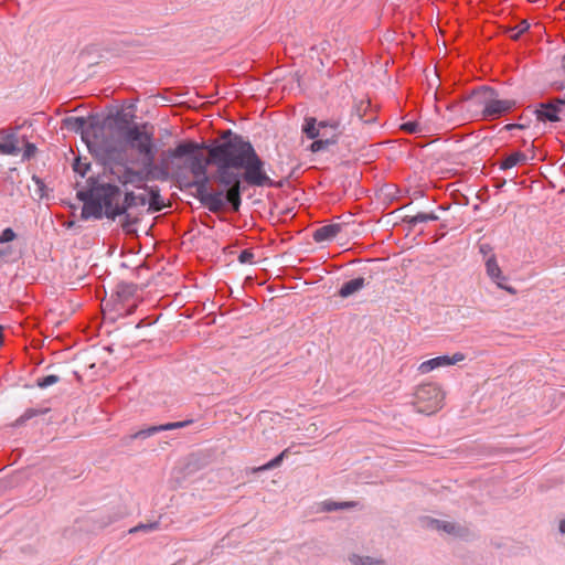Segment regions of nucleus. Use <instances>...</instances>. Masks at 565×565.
Wrapping results in <instances>:
<instances>
[{
  "label": "nucleus",
  "instance_id": "30",
  "mask_svg": "<svg viewBox=\"0 0 565 565\" xmlns=\"http://www.w3.org/2000/svg\"><path fill=\"white\" fill-rule=\"evenodd\" d=\"M318 126L321 128V130L330 128L333 131L332 134L341 132L340 131L341 122L339 119L321 120V121H318Z\"/></svg>",
  "mask_w": 565,
  "mask_h": 565
},
{
  "label": "nucleus",
  "instance_id": "45",
  "mask_svg": "<svg viewBox=\"0 0 565 565\" xmlns=\"http://www.w3.org/2000/svg\"><path fill=\"white\" fill-rule=\"evenodd\" d=\"M36 414H38V412H35L33 409H29V411H26L25 416L28 418H31L32 416H35Z\"/></svg>",
  "mask_w": 565,
  "mask_h": 565
},
{
  "label": "nucleus",
  "instance_id": "50",
  "mask_svg": "<svg viewBox=\"0 0 565 565\" xmlns=\"http://www.w3.org/2000/svg\"><path fill=\"white\" fill-rule=\"evenodd\" d=\"M175 174H177L178 177H180V175H181V168H178V169H177Z\"/></svg>",
  "mask_w": 565,
  "mask_h": 565
},
{
  "label": "nucleus",
  "instance_id": "25",
  "mask_svg": "<svg viewBox=\"0 0 565 565\" xmlns=\"http://www.w3.org/2000/svg\"><path fill=\"white\" fill-rule=\"evenodd\" d=\"M192 423H193V419H185V420H181V422L167 423V424L157 425V426H158L159 433H161V431H166V430H174V429H179V428H184V427L190 426Z\"/></svg>",
  "mask_w": 565,
  "mask_h": 565
},
{
  "label": "nucleus",
  "instance_id": "16",
  "mask_svg": "<svg viewBox=\"0 0 565 565\" xmlns=\"http://www.w3.org/2000/svg\"><path fill=\"white\" fill-rule=\"evenodd\" d=\"M321 128L318 126V120L315 117H306L302 125V132L308 139H318L321 136Z\"/></svg>",
  "mask_w": 565,
  "mask_h": 565
},
{
  "label": "nucleus",
  "instance_id": "31",
  "mask_svg": "<svg viewBox=\"0 0 565 565\" xmlns=\"http://www.w3.org/2000/svg\"><path fill=\"white\" fill-rule=\"evenodd\" d=\"M73 169L81 177H85L87 171L90 169V163L83 162L79 158H77L73 163Z\"/></svg>",
  "mask_w": 565,
  "mask_h": 565
},
{
  "label": "nucleus",
  "instance_id": "3",
  "mask_svg": "<svg viewBox=\"0 0 565 565\" xmlns=\"http://www.w3.org/2000/svg\"><path fill=\"white\" fill-rule=\"evenodd\" d=\"M120 189L110 183L98 184L86 193H81L82 218L100 220L105 215L107 218L115 220L120 211L114 209V202L120 200Z\"/></svg>",
  "mask_w": 565,
  "mask_h": 565
},
{
  "label": "nucleus",
  "instance_id": "40",
  "mask_svg": "<svg viewBox=\"0 0 565 565\" xmlns=\"http://www.w3.org/2000/svg\"><path fill=\"white\" fill-rule=\"evenodd\" d=\"M103 150L108 158H113L115 156V153L117 152V148L108 142H105L103 145Z\"/></svg>",
  "mask_w": 565,
  "mask_h": 565
},
{
  "label": "nucleus",
  "instance_id": "27",
  "mask_svg": "<svg viewBox=\"0 0 565 565\" xmlns=\"http://www.w3.org/2000/svg\"><path fill=\"white\" fill-rule=\"evenodd\" d=\"M356 505L355 502H333V501H327L323 503V509L326 511H337L341 509H348Z\"/></svg>",
  "mask_w": 565,
  "mask_h": 565
},
{
  "label": "nucleus",
  "instance_id": "29",
  "mask_svg": "<svg viewBox=\"0 0 565 565\" xmlns=\"http://www.w3.org/2000/svg\"><path fill=\"white\" fill-rule=\"evenodd\" d=\"M60 382V377L57 375L51 374L43 377L36 379V386L40 388H46L51 385H54Z\"/></svg>",
  "mask_w": 565,
  "mask_h": 565
},
{
  "label": "nucleus",
  "instance_id": "7",
  "mask_svg": "<svg viewBox=\"0 0 565 565\" xmlns=\"http://www.w3.org/2000/svg\"><path fill=\"white\" fill-rule=\"evenodd\" d=\"M138 290L139 287L135 282H119L111 296L118 306L117 310H126L127 315H131L137 308Z\"/></svg>",
  "mask_w": 565,
  "mask_h": 565
},
{
  "label": "nucleus",
  "instance_id": "21",
  "mask_svg": "<svg viewBox=\"0 0 565 565\" xmlns=\"http://www.w3.org/2000/svg\"><path fill=\"white\" fill-rule=\"evenodd\" d=\"M438 216L435 213H425L419 212L416 215H406L404 217V222H406L409 226H415L418 223H426L437 221Z\"/></svg>",
  "mask_w": 565,
  "mask_h": 565
},
{
  "label": "nucleus",
  "instance_id": "37",
  "mask_svg": "<svg viewBox=\"0 0 565 565\" xmlns=\"http://www.w3.org/2000/svg\"><path fill=\"white\" fill-rule=\"evenodd\" d=\"M120 518H121V514H119V513H116L114 515H107L105 519H102L100 526L102 527L108 526V525L113 524L114 522L118 521Z\"/></svg>",
  "mask_w": 565,
  "mask_h": 565
},
{
  "label": "nucleus",
  "instance_id": "20",
  "mask_svg": "<svg viewBox=\"0 0 565 565\" xmlns=\"http://www.w3.org/2000/svg\"><path fill=\"white\" fill-rule=\"evenodd\" d=\"M138 196L134 192H127L124 199L122 204H119V200L114 202V209L120 211L118 213L119 215H122L126 213V211L132 206L138 205Z\"/></svg>",
  "mask_w": 565,
  "mask_h": 565
},
{
  "label": "nucleus",
  "instance_id": "11",
  "mask_svg": "<svg viewBox=\"0 0 565 565\" xmlns=\"http://www.w3.org/2000/svg\"><path fill=\"white\" fill-rule=\"evenodd\" d=\"M342 227V224L338 223L320 226L313 232L312 238L316 243L330 242L337 237Z\"/></svg>",
  "mask_w": 565,
  "mask_h": 565
},
{
  "label": "nucleus",
  "instance_id": "48",
  "mask_svg": "<svg viewBox=\"0 0 565 565\" xmlns=\"http://www.w3.org/2000/svg\"><path fill=\"white\" fill-rule=\"evenodd\" d=\"M319 138H330V136L324 130H322Z\"/></svg>",
  "mask_w": 565,
  "mask_h": 565
},
{
  "label": "nucleus",
  "instance_id": "35",
  "mask_svg": "<svg viewBox=\"0 0 565 565\" xmlns=\"http://www.w3.org/2000/svg\"><path fill=\"white\" fill-rule=\"evenodd\" d=\"M530 28V24L526 22V21H522L521 23H519L514 29L513 31H515L514 33H512L511 38L513 39H516L519 38L522 33H524L525 31H527Z\"/></svg>",
  "mask_w": 565,
  "mask_h": 565
},
{
  "label": "nucleus",
  "instance_id": "42",
  "mask_svg": "<svg viewBox=\"0 0 565 565\" xmlns=\"http://www.w3.org/2000/svg\"><path fill=\"white\" fill-rule=\"evenodd\" d=\"M33 181L35 182V184L38 185V190L40 191V198H43L44 196V188H45V184L44 182L42 181V179H40L39 177H35L33 175Z\"/></svg>",
  "mask_w": 565,
  "mask_h": 565
},
{
  "label": "nucleus",
  "instance_id": "8",
  "mask_svg": "<svg viewBox=\"0 0 565 565\" xmlns=\"http://www.w3.org/2000/svg\"><path fill=\"white\" fill-rule=\"evenodd\" d=\"M515 106L512 99H498L495 95H488L487 105L483 109V119H495L511 111Z\"/></svg>",
  "mask_w": 565,
  "mask_h": 565
},
{
  "label": "nucleus",
  "instance_id": "49",
  "mask_svg": "<svg viewBox=\"0 0 565 565\" xmlns=\"http://www.w3.org/2000/svg\"><path fill=\"white\" fill-rule=\"evenodd\" d=\"M562 67H563V70L565 71V55H564V56H563V58H562Z\"/></svg>",
  "mask_w": 565,
  "mask_h": 565
},
{
  "label": "nucleus",
  "instance_id": "18",
  "mask_svg": "<svg viewBox=\"0 0 565 565\" xmlns=\"http://www.w3.org/2000/svg\"><path fill=\"white\" fill-rule=\"evenodd\" d=\"M159 433V429H158V426L154 425V426H150L148 428H145V429H140L131 435H128V436H125L122 438V443L125 445H129L132 440L135 439H146V438H149L151 436H153L154 434H158Z\"/></svg>",
  "mask_w": 565,
  "mask_h": 565
},
{
  "label": "nucleus",
  "instance_id": "15",
  "mask_svg": "<svg viewBox=\"0 0 565 565\" xmlns=\"http://www.w3.org/2000/svg\"><path fill=\"white\" fill-rule=\"evenodd\" d=\"M428 526L438 532H445L451 535H458L460 532V529L455 523L436 519L429 520Z\"/></svg>",
  "mask_w": 565,
  "mask_h": 565
},
{
  "label": "nucleus",
  "instance_id": "46",
  "mask_svg": "<svg viewBox=\"0 0 565 565\" xmlns=\"http://www.w3.org/2000/svg\"><path fill=\"white\" fill-rule=\"evenodd\" d=\"M556 103L559 104L562 107L565 105V93L563 97L556 98Z\"/></svg>",
  "mask_w": 565,
  "mask_h": 565
},
{
  "label": "nucleus",
  "instance_id": "23",
  "mask_svg": "<svg viewBox=\"0 0 565 565\" xmlns=\"http://www.w3.org/2000/svg\"><path fill=\"white\" fill-rule=\"evenodd\" d=\"M64 124L71 130L84 132L86 119L84 117H68L64 120Z\"/></svg>",
  "mask_w": 565,
  "mask_h": 565
},
{
  "label": "nucleus",
  "instance_id": "44",
  "mask_svg": "<svg viewBox=\"0 0 565 565\" xmlns=\"http://www.w3.org/2000/svg\"><path fill=\"white\" fill-rule=\"evenodd\" d=\"M558 530L562 534H565V520H562L559 522V526H558Z\"/></svg>",
  "mask_w": 565,
  "mask_h": 565
},
{
  "label": "nucleus",
  "instance_id": "9",
  "mask_svg": "<svg viewBox=\"0 0 565 565\" xmlns=\"http://www.w3.org/2000/svg\"><path fill=\"white\" fill-rule=\"evenodd\" d=\"M486 271L489 278L501 289L507 290L511 295H515L516 290L512 286L505 285L507 277L503 275L494 254L486 258Z\"/></svg>",
  "mask_w": 565,
  "mask_h": 565
},
{
  "label": "nucleus",
  "instance_id": "17",
  "mask_svg": "<svg viewBox=\"0 0 565 565\" xmlns=\"http://www.w3.org/2000/svg\"><path fill=\"white\" fill-rule=\"evenodd\" d=\"M526 160H527V158H526L525 153H523L521 151H515V152H512L511 154H509L508 157H505L500 162L499 167L501 170H508V169L515 167L519 163L526 162Z\"/></svg>",
  "mask_w": 565,
  "mask_h": 565
},
{
  "label": "nucleus",
  "instance_id": "24",
  "mask_svg": "<svg viewBox=\"0 0 565 565\" xmlns=\"http://www.w3.org/2000/svg\"><path fill=\"white\" fill-rule=\"evenodd\" d=\"M210 179L207 177V171H203V174L193 175V180L188 181L185 183L186 188H204L207 186Z\"/></svg>",
  "mask_w": 565,
  "mask_h": 565
},
{
  "label": "nucleus",
  "instance_id": "5",
  "mask_svg": "<svg viewBox=\"0 0 565 565\" xmlns=\"http://www.w3.org/2000/svg\"><path fill=\"white\" fill-rule=\"evenodd\" d=\"M444 393L436 383H424L414 393L416 412L431 415L443 407Z\"/></svg>",
  "mask_w": 565,
  "mask_h": 565
},
{
  "label": "nucleus",
  "instance_id": "47",
  "mask_svg": "<svg viewBox=\"0 0 565 565\" xmlns=\"http://www.w3.org/2000/svg\"><path fill=\"white\" fill-rule=\"evenodd\" d=\"M138 205H145L146 204V198L145 196H138Z\"/></svg>",
  "mask_w": 565,
  "mask_h": 565
},
{
  "label": "nucleus",
  "instance_id": "34",
  "mask_svg": "<svg viewBox=\"0 0 565 565\" xmlns=\"http://www.w3.org/2000/svg\"><path fill=\"white\" fill-rule=\"evenodd\" d=\"M402 129L408 134H416L420 130V125L417 121H407L402 125Z\"/></svg>",
  "mask_w": 565,
  "mask_h": 565
},
{
  "label": "nucleus",
  "instance_id": "12",
  "mask_svg": "<svg viewBox=\"0 0 565 565\" xmlns=\"http://www.w3.org/2000/svg\"><path fill=\"white\" fill-rule=\"evenodd\" d=\"M366 282L363 277H356L349 281H345L342 287L339 289L338 295L341 298H348L355 292L360 291L365 287Z\"/></svg>",
  "mask_w": 565,
  "mask_h": 565
},
{
  "label": "nucleus",
  "instance_id": "19",
  "mask_svg": "<svg viewBox=\"0 0 565 565\" xmlns=\"http://www.w3.org/2000/svg\"><path fill=\"white\" fill-rule=\"evenodd\" d=\"M19 147L18 140L14 134H10L6 137L4 141L0 142V153L2 154H18Z\"/></svg>",
  "mask_w": 565,
  "mask_h": 565
},
{
  "label": "nucleus",
  "instance_id": "43",
  "mask_svg": "<svg viewBox=\"0 0 565 565\" xmlns=\"http://www.w3.org/2000/svg\"><path fill=\"white\" fill-rule=\"evenodd\" d=\"M524 128H525V126L522 124H508L504 126V129L508 131H511L513 129H524Z\"/></svg>",
  "mask_w": 565,
  "mask_h": 565
},
{
  "label": "nucleus",
  "instance_id": "6",
  "mask_svg": "<svg viewBox=\"0 0 565 565\" xmlns=\"http://www.w3.org/2000/svg\"><path fill=\"white\" fill-rule=\"evenodd\" d=\"M195 189V198L205 206L209 209V211L213 213H217L222 211L225 206V204H230L234 211H238L241 206L242 199L236 202L231 201L228 199V188H225V190L221 191H209L207 186L204 188H194ZM242 195V192L239 193V196Z\"/></svg>",
  "mask_w": 565,
  "mask_h": 565
},
{
  "label": "nucleus",
  "instance_id": "22",
  "mask_svg": "<svg viewBox=\"0 0 565 565\" xmlns=\"http://www.w3.org/2000/svg\"><path fill=\"white\" fill-rule=\"evenodd\" d=\"M351 565H386V562L382 558H376L372 556H364L352 554L349 557Z\"/></svg>",
  "mask_w": 565,
  "mask_h": 565
},
{
  "label": "nucleus",
  "instance_id": "1",
  "mask_svg": "<svg viewBox=\"0 0 565 565\" xmlns=\"http://www.w3.org/2000/svg\"><path fill=\"white\" fill-rule=\"evenodd\" d=\"M166 162L186 158L192 175L203 174L207 167H216V180L228 188V199L237 203L242 192V180L252 186H273L267 175L265 162L257 154L253 145L241 135L226 130L221 140L211 145L205 142L183 141L175 148L164 151Z\"/></svg>",
  "mask_w": 565,
  "mask_h": 565
},
{
  "label": "nucleus",
  "instance_id": "38",
  "mask_svg": "<svg viewBox=\"0 0 565 565\" xmlns=\"http://www.w3.org/2000/svg\"><path fill=\"white\" fill-rule=\"evenodd\" d=\"M35 151H36L35 145L28 142L25 145V149H24V152H23V158L24 159L32 158L35 154Z\"/></svg>",
  "mask_w": 565,
  "mask_h": 565
},
{
  "label": "nucleus",
  "instance_id": "33",
  "mask_svg": "<svg viewBox=\"0 0 565 565\" xmlns=\"http://www.w3.org/2000/svg\"><path fill=\"white\" fill-rule=\"evenodd\" d=\"M254 260V253L250 249H244L238 255V262L242 264H252Z\"/></svg>",
  "mask_w": 565,
  "mask_h": 565
},
{
  "label": "nucleus",
  "instance_id": "36",
  "mask_svg": "<svg viewBox=\"0 0 565 565\" xmlns=\"http://www.w3.org/2000/svg\"><path fill=\"white\" fill-rule=\"evenodd\" d=\"M160 199V195H159V192L158 191H153L151 190L150 192V206L156 210V211H159L161 210V205L158 203Z\"/></svg>",
  "mask_w": 565,
  "mask_h": 565
},
{
  "label": "nucleus",
  "instance_id": "39",
  "mask_svg": "<svg viewBox=\"0 0 565 565\" xmlns=\"http://www.w3.org/2000/svg\"><path fill=\"white\" fill-rule=\"evenodd\" d=\"M492 246L488 243L479 244V253L482 254L484 257H489L492 253Z\"/></svg>",
  "mask_w": 565,
  "mask_h": 565
},
{
  "label": "nucleus",
  "instance_id": "14",
  "mask_svg": "<svg viewBox=\"0 0 565 565\" xmlns=\"http://www.w3.org/2000/svg\"><path fill=\"white\" fill-rule=\"evenodd\" d=\"M448 365H449L448 355H440V356H436L430 360L422 362L418 365L417 370L420 374H427L438 367L448 366Z\"/></svg>",
  "mask_w": 565,
  "mask_h": 565
},
{
  "label": "nucleus",
  "instance_id": "2",
  "mask_svg": "<svg viewBox=\"0 0 565 565\" xmlns=\"http://www.w3.org/2000/svg\"><path fill=\"white\" fill-rule=\"evenodd\" d=\"M117 120L125 124L118 126V132L121 135L127 147L138 153L142 163L141 171L126 167L122 174L118 178L119 182L122 184H132L146 180H169V163H167L166 160H161L159 164L154 163L157 148L153 141V132L147 130L148 124L128 125L126 115L121 114L117 115Z\"/></svg>",
  "mask_w": 565,
  "mask_h": 565
},
{
  "label": "nucleus",
  "instance_id": "10",
  "mask_svg": "<svg viewBox=\"0 0 565 565\" xmlns=\"http://www.w3.org/2000/svg\"><path fill=\"white\" fill-rule=\"evenodd\" d=\"M561 109L562 106L556 103L555 98L548 103H541L534 113L539 121L556 122L559 120L558 114Z\"/></svg>",
  "mask_w": 565,
  "mask_h": 565
},
{
  "label": "nucleus",
  "instance_id": "28",
  "mask_svg": "<svg viewBox=\"0 0 565 565\" xmlns=\"http://www.w3.org/2000/svg\"><path fill=\"white\" fill-rule=\"evenodd\" d=\"M160 526V523L158 521L151 522V523H140L134 527H131L128 532L130 534L143 531V532H150L158 530Z\"/></svg>",
  "mask_w": 565,
  "mask_h": 565
},
{
  "label": "nucleus",
  "instance_id": "32",
  "mask_svg": "<svg viewBox=\"0 0 565 565\" xmlns=\"http://www.w3.org/2000/svg\"><path fill=\"white\" fill-rule=\"evenodd\" d=\"M17 237V234L11 227L4 228L0 234V244L9 243L14 241Z\"/></svg>",
  "mask_w": 565,
  "mask_h": 565
},
{
  "label": "nucleus",
  "instance_id": "26",
  "mask_svg": "<svg viewBox=\"0 0 565 565\" xmlns=\"http://www.w3.org/2000/svg\"><path fill=\"white\" fill-rule=\"evenodd\" d=\"M287 451L288 450L285 449L282 452H280L277 457H275L274 459H271L267 463L256 468L255 471H266V470H270V469H274V468L280 466V463L282 462L284 457L286 456Z\"/></svg>",
  "mask_w": 565,
  "mask_h": 565
},
{
  "label": "nucleus",
  "instance_id": "4",
  "mask_svg": "<svg viewBox=\"0 0 565 565\" xmlns=\"http://www.w3.org/2000/svg\"><path fill=\"white\" fill-rule=\"evenodd\" d=\"M488 95H495V90L486 86L480 87L468 96L449 103L446 109L456 113V119L460 121L483 119V109L487 105Z\"/></svg>",
  "mask_w": 565,
  "mask_h": 565
},
{
  "label": "nucleus",
  "instance_id": "13",
  "mask_svg": "<svg viewBox=\"0 0 565 565\" xmlns=\"http://www.w3.org/2000/svg\"><path fill=\"white\" fill-rule=\"evenodd\" d=\"M342 132L331 134L330 138H318L309 146V150L313 153L328 150L331 146L338 143Z\"/></svg>",
  "mask_w": 565,
  "mask_h": 565
},
{
  "label": "nucleus",
  "instance_id": "41",
  "mask_svg": "<svg viewBox=\"0 0 565 565\" xmlns=\"http://www.w3.org/2000/svg\"><path fill=\"white\" fill-rule=\"evenodd\" d=\"M465 358L466 356L463 353L457 352L452 356H448L449 365H454L458 362H461L465 360Z\"/></svg>",
  "mask_w": 565,
  "mask_h": 565
}]
</instances>
